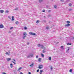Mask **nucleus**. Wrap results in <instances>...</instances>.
Instances as JSON below:
<instances>
[{"instance_id": "25", "label": "nucleus", "mask_w": 74, "mask_h": 74, "mask_svg": "<svg viewBox=\"0 0 74 74\" xmlns=\"http://www.w3.org/2000/svg\"><path fill=\"white\" fill-rule=\"evenodd\" d=\"M60 48H61V49H63V46H62Z\"/></svg>"}, {"instance_id": "53", "label": "nucleus", "mask_w": 74, "mask_h": 74, "mask_svg": "<svg viewBox=\"0 0 74 74\" xmlns=\"http://www.w3.org/2000/svg\"><path fill=\"white\" fill-rule=\"evenodd\" d=\"M12 62L13 63H15L14 62H13V61H12Z\"/></svg>"}, {"instance_id": "40", "label": "nucleus", "mask_w": 74, "mask_h": 74, "mask_svg": "<svg viewBox=\"0 0 74 74\" xmlns=\"http://www.w3.org/2000/svg\"><path fill=\"white\" fill-rule=\"evenodd\" d=\"M29 42H27V45H29Z\"/></svg>"}, {"instance_id": "37", "label": "nucleus", "mask_w": 74, "mask_h": 74, "mask_svg": "<svg viewBox=\"0 0 74 74\" xmlns=\"http://www.w3.org/2000/svg\"><path fill=\"white\" fill-rule=\"evenodd\" d=\"M12 29H13V27H11L10 28V29L11 30Z\"/></svg>"}, {"instance_id": "11", "label": "nucleus", "mask_w": 74, "mask_h": 74, "mask_svg": "<svg viewBox=\"0 0 74 74\" xmlns=\"http://www.w3.org/2000/svg\"><path fill=\"white\" fill-rule=\"evenodd\" d=\"M12 21H14V16H12Z\"/></svg>"}, {"instance_id": "38", "label": "nucleus", "mask_w": 74, "mask_h": 74, "mask_svg": "<svg viewBox=\"0 0 74 74\" xmlns=\"http://www.w3.org/2000/svg\"><path fill=\"white\" fill-rule=\"evenodd\" d=\"M18 8H16L14 9V10H18Z\"/></svg>"}, {"instance_id": "34", "label": "nucleus", "mask_w": 74, "mask_h": 74, "mask_svg": "<svg viewBox=\"0 0 74 74\" xmlns=\"http://www.w3.org/2000/svg\"><path fill=\"white\" fill-rule=\"evenodd\" d=\"M51 71L52 70V69H53V68H52V66H51Z\"/></svg>"}, {"instance_id": "6", "label": "nucleus", "mask_w": 74, "mask_h": 74, "mask_svg": "<svg viewBox=\"0 0 74 74\" xmlns=\"http://www.w3.org/2000/svg\"><path fill=\"white\" fill-rule=\"evenodd\" d=\"M23 35L24 37H26V35H27V34L26 33V32H24Z\"/></svg>"}, {"instance_id": "41", "label": "nucleus", "mask_w": 74, "mask_h": 74, "mask_svg": "<svg viewBox=\"0 0 74 74\" xmlns=\"http://www.w3.org/2000/svg\"><path fill=\"white\" fill-rule=\"evenodd\" d=\"M69 11H72V9H70L69 10Z\"/></svg>"}, {"instance_id": "9", "label": "nucleus", "mask_w": 74, "mask_h": 74, "mask_svg": "<svg viewBox=\"0 0 74 74\" xmlns=\"http://www.w3.org/2000/svg\"><path fill=\"white\" fill-rule=\"evenodd\" d=\"M46 51L45 49L43 50L42 51V53H45L46 52Z\"/></svg>"}, {"instance_id": "13", "label": "nucleus", "mask_w": 74, "mask_h": 74, "mask_svg": "<svg viewBox=\"0 0 74 74\" xmlns=\"http://www.w3.org/2000/svg\"><path fill=\"white\" fill-rule=\"evenodd\" d=\"M1 13H3L4 12V10H2L0 11Z\"/></svg>"}, {"instance_id": "36", "label": "nucleus", "mask_w": 74, "mask_h": 74, "mask_svg": "<svg viewBox=\"0 0 74 74\" xmlns=\"http://www.w3.org/2000/svg\"><path fill=\"white\" fill-rule=\"evenodd\" d=\"M46 29H49V27H47L46 28Z\"/></svg>"}, {"instance_id": "1", "label": "nucleus", "mask_w": 74, "mask_h": 74, "mask_svg": "<svg viewBox=\"0 0 74 74\" xmlns=\"http://www.w3.org/2000/svg\"><path fill=\"white\" fill-rule=\"evenodd\" d=\"M33 54H29L28 55L27 57V58H32V57H33Z\"/></svg>"}, {"instance_id": "43", "label": "nucleus", "mask_w": 74, "mask_h": 74, "mask_svg": "<svg viewBox=\"0 0 74 74\" xmlns=\"http://www.w3.org/2000/svg\"><path fill=\"white\" fill-rule=\"evenodd\" d=\"M3 74H6V73H5V72H3L2 73Z\"/></svg>"}, {"instance_id": "32", "label": "nucleus", "mask_w": 74, "mask_h": 74, "mask_svg": "<svg viewBox=\"0 0 74 74\" xmlns=\"http://www.w3.org/2000/svg\"><path fill=\"white\" fill-rule=\"evenodd\" d=\"M57 8V6L56 5L54 6V8Z\"/></svg>"}, {"instance_id": "3", "label": "nucleus", "mask_w": 74, "mask_h": 74, "mask_svg": "<svg viewBox=\"0 0 74 74\" xmlns=\"http://www.w3.org/2000/svg\"><path fill=\"white\" fill-rule=\"evenodd\" d=\"M29 34L30 35H32V36H34V35H36V34L33 33L32 32H30L29 33Z\"/></svg>"}, {"instance_id": "12", "label": "nucleus", "mask_w": 74, "mask_h": 74, "mask_svg": "<svg viewBox=\"0 0 74 74\" xmlns=\"http://www.w3.org/2000/svg\"><path fill=\"white\" fill-rule=\"evenodd\" d=\"M10 67L11 68H12L13 67V65L12 64H10Z\"/></svg>"}, {"instance_id": "48", "label": "nucleus", "mask_w": 74, "mask_h": 74, "mask_svg": "<svg viewBox=\"0 0 74 74\" xmlns=\"http://www.w3.org/2000/svg\"><path fill=\"white\" fill-rule=\"evenodd\" d=\"M20 74H23V73H22V72H20Z\"/></svg>"}, {"instance_id": "44", "label": "nucleus", "mask_w": 74, "mask_h": 74, "mask_svg": "<svg viewBox=\"0 0 74 74\" xmlns=\"http://www.w3.org/2000/svg\"><path fill=\"white\" fill-rule=\"evenodd\" d=\"M67 2H69V1H70V0H67L66 1Z\"/></svg>"}, {"instance_id": "56", "label": "nucleus", "mask_w": 74, "mask_h": 74, "mask_svg": "<svg viewBox=\"0 0 74 74\" xmlns=\"http://www.w3.org/2000/svg\"><path fill=\"white\" fill-rule=\"evenodd\" d=\"M14 64H16V63H15V62H14Z\"/></svg>"}, {"instance_id": "20", "label": "nucleus", "mask_w": 74, "mask_h": 74, "mask_svg": "<svg viewBox=\"0 0 74 74\" xmlns=\"http://www.w3.org/2000/svg\"><path fill=\"white\" fill-rule=\"evenodd\" d=\"M5 54H6V55H9L10 53H9L8 52H7L5 53Z\"/></svg>"}, {"instance_id": "15", "label": "nucleus", "mask_w": 74, "mask_h": 74, "mask_svg": "<svg viewBox=\"0 0 74 74\" xmlns=\"http://www.w3.org/2000/svg\"><path fill=\"white\" fill-rule=\"evenodd\" d=\"M15 23L16 24V25H18V24H19V22L18 21H16L15 22Z\"/></svg>"}, {"instance_id": "30", "label": "nucleus", "mask_w": 74, "mask_h": 74, "mask_svg": "<svg viewBox=\"0 0 74 74\" xmlns=\"http://www.w3.org/2000/svg\"><path fill=\"white\" fill-rule=\"evenodd\" d=\"M39 22V20H37V21H36V23H38Z\"/></svg>"}, {"instance_id": "27", "label": "nucleus", "mask_w": 74, "mask_h": 74, "mask_svg": "<svg viewBox=\"0 0 74 74\" xmlns=\"http://www.w3.org/2000/svg\"><path fill=\"white\" fill-rule=\"evenodd\" d=\"M43 72V71H42V70H40V73H42V72Z\"/></svg>"}, {"instance_id": "49", "label": "nucleus", "mask_w": 74, "mask_h": 74, "mask_svg": "<svg viewBox=\"0 0 74 74\" xmlns=\"http://www.w3.org/2000/svg\"><path fill=\"white\" fill-rule=\"evenodd\" d=\"M29 74H31V73L30 72H29Z\"/></svg>"}, {"instance_id": "10", "label": "nucleus", "mask_w": 74, "mask_h": 74, "mask_svg": "<svg viewBox=\"0 0 74 74\" xmlns=\"http://www.w3.org/2000/svg\"><path fill=\"white\" fill-rule=\"evenodd\" d=\"M11 58H8L7 59V61H9L10 60H11Z\"/></svg>"}, {"instance_id": "18", "label": "nucleus", "mask_w": 74, "mask_h": 74, "mask_svg": "<svg viewBox=\"0 0 74 74\" xmlns=\"http://www.w3.org/2000/svg\"><path fill=\"white\" fill-rule=\"evenodd\" d=\"M39 1L40 3H41L43 1V0H39Z\"/></svg>"}, {"instance_id": "29", "label": "nucleus", "mask_w": 74, "mask_h": 74, "mask_svg": "<svg viewBox=\"0 0 74 74\" xmlns=\"http://www.w3.org/2000/svg\"><path fill=\"white\" fill-rule=\"evenodd\" d=\"M38 55L36 56V59H38Z\"/></svg>"}, {"instance_id": "46", "label": "nucleus", "mask_w": 74, "mask_h": 74, "mask_svg": "<svg viewBox=\"0 0 74 74\" xmlns=\"http://www.w3.org/2000/svg\"><path fill=\"white\" fill-rule=\"evenodd\" d=\"M43 21L44 22H46V20H43Z\"/></svg>"}, {"instance_id": "8", "label": "nucleus", "mask_w": 74, "mask_h": 74, "mask_svg": "<svg viewBox=\"0 0 74 74\" xmlns=\"http://www.w3.org/2000/svg\"><path fill=\"white\" fill-rule=\"evenodd\" d=\"M40 48L42 49V48H44V45H41L40 46Z\"/></svg>"}, {"instance_id": "55", "label": "nucleus", "mask_w": 74, "mask_h": 74, "mask_svg": "<svg viewBox=\"0 0 74 74\" xmlns=\"http://www.w3.org/2000/svg\"><path fill=\"white\" fill-rule=\"evenodd\" d=\"M58 43H59V42H57V44H58Z\"/></svg>"}, {"instance_id": "14", "label": "nucleus", "mask_w": 74, "mask_h": 74, "mask_svg": "<svg viewBox=\"0 0 74 74\" xmlns=\"http://www.w3.org/2000/svg\"><path fill=\"white\" fill-rule=\"evenodd\" d=\"M41 45H40V44H38V45H37V46H38V47H41Z\"/></svg>"}, {"instance_id": "60", "label": "nucleus", "mask_w": 74, "mask_h": 74, "mask_svg": "<svg viewBox=\"0 0 74 74\" xmlns=\"http://www.w3.org/2000/svg\"><path fill=\"white\" fill-rule=\"evenodd\" d=\"M49 22V23H50V22Z\"/></svg>"}, {"instance_id": "54", "label": "nucleus", "mask_w": 74, "mask_h": 74, "mask_svg": "<svg viewBox=\"0 0 74 74\" xmlns=\"http://www.w3.org/2000/svg\"><path fill=\"white\" fill-rule=\"evenodd\" d=\"M43 49H45V47H43Z\"/></svg>"}, {"instance_id": "2", "label": "nucleus", "mask_w": 74, "mask_h": 74, "mask_svg": "<svg viewBox=\"0 0 74 74\" xmlns=\"http://www.w3.org/2000/svg\"><path fill=\"white\" fill-rule=\"evenodd\" d=\"M43 67L44 66L43 65L41 64L39 66L38 68L39 69H42Z\"/></svg>"}, {"instance_id": "26", "label": "nucleus", "mask_w": 74, "mask_h": 74, "mask_svg": "<svg viewBox=\"0 0 74 74\" xmlns=\"http://www.w3.org/2000/svg\"><path fill=\"white\" fill-rule=\"evenodd\" d=\"M45 10H43L42 11V12H45Z\"/></svg>"}, {"instance_id": "28", "label": "nucleus", "mask_w": 74, "mask_h": 74, "mask_svg": "<svg viewBox=\"0 0 74 74\" xmlns=\"http://www.w3.org/2000/svg\"><path fill=\"white\" fill-rule=\"evenodd\" d=\"M66 22L67 23H70V21H66Z\"/></svg>"}, {"instance_id": "33", "label": "nucleus", "mask_w": 74, "mask_h": 74, "mask_svg": "<svg viewBox=\"0 0 74 74\" xmlns=\"http://www.w3.org/2000/svg\"><path fill=\"white\" fill-rule=\"evenodd\" d=\"M40 70H39V69H38L37 70V73H38V72H39V71Z\"/></svg>"}, {"instance_id": "59", "label": "nucleus", "mask_w": 74, "mask_h": 74, "mask_svg": "<svg viewBox=\"0 0 74 74\" xmlns=\"http://www.w3.org/2000/svg\"><path fill=\"white\" fill-rule=\"evenodd\" d=\"M44 18H46V17L45 16H44Z\"/></svg>"}, {"instance_id": "22", "label": "nucleus", "mask_w": 74, "mask_h": 74, "mask_svg": "<svg viewBox=\"0 0 74 74\" xmlns=\"http://www.w3.org/2000/svg\"><path fill=\"white\" fill-rule=\"evenodd\" d=\"M38 61H39V62H41V58H40L38 59Z\"/></svg>"}, {"instance_id": "21", "label": "nucleus", "mask_w": 74, "mask_h": 74, "mask_svg": "<svg viewBox=\"0 0 74 74\" xmlns=\"http://www.w3.org/2000/svg\"><path fill=\"white\" fill-rule=\"evenodd\" d=\"M41 56L42 57H43V58H44V54H41Z\"/></svg>"}, {"instance_id": "35", "label": "nucleus", "mask_w": 74, "mask_h": 74, "mask_svg": "<svg viewBox=\"0 0 74 74\" xmlns=\"http://www.w3.org/2000/svg\"><path fill=\"white\" fill-rule=\"evenodd\" d=\"M10 17H11V16H8V18H9L10 19H11Z\"/></svg>"}, {"instance_id": "4", "label": "nucleus", "mask_w": 74, "mask_h": 74, "mask_svg": "<svg viewBox=\"0 0 74 74\" xmlns=\"http://www.w3.org/2000/svg\"><path fill=\"white\" fill-rule=\"evenodd\" d=\"M70 26V24L69 23H68L65 25V27H69V26Z\"/></svg>"}, {"instance_id": "51", "label": "nucleus", "mask_w": 74, "mask_h": 74, "mask_svg": "<svg viewBox=\"0 0 74 74\" xmlns=\"http://www.w3.org/2000/svg\"><path fill=\"white\" fill-rule=\"evenodd\" d=\"M14 60V61L15 62H16V61H15V60L14 59V60Z\"/></svg>"}, {"instance_id": "31", "label": "nucleus", "mask_w": 74, "mask_h": 74, "mask_svg": "<svg viewBox=\"0 0 74 74\" xmlns=\"http://www.w3.org/2000/svg\"><path fill=\"white\" fill-rule=\"evenodd\" d=\"M24 29H25V30H26V29H27V27H24Z\"/></svg>"}, {"instance_id": "57", "label": "nucleus", "mask_w": 74, "mask_h": 74, "mask_svg": "<svg viewBox=\"0 0 74 74\" xmlns=\"http://www.w3.org/2000/svg\"><path fill=\"white\" fill-rule=\"evenodd\" d=\"M40 74H42V73H41V72H40Z\"/></svg>"}, {"instance_id": "42", "label": "nucleus", "mask_w": 74, "mask_h": 74, "mask_svg": "<svg viewBox=\"0 0 74 74\" xmlns=\"http://www.w3.org/2000/svg\"><path fill=\"white\" fill-rule=\"evenodd\" d=\"M69 48H68V49H67V51H69Z\"/></svg>"}, {"instance_id": "58", "label": "nucleus", "mask_w": 74, "mask_h": 74, "mask_svg": "<svg viewBox=\"0 0 74 74\" xmlns=\"http://www.w3.org/2000/svg\"><path fill=\"white\" fill-rule=\"evenodd\" d=\"M73 39H74V37H73Z\"/></svg>"}, {"instance_id": "23", "label": "nucleus", "mask_w": 74, "mask_h": 74, "mask_svg": "<svg viewBox=\"0 0 74 74\" xmlns=\"http://www.w3.org/2000/svg\"><path fill=\"white\" fill-rule=\"evenodd\" d=\"M72 5V4L71 3H69V6H71Z\"/></svg>"}, {"instance_id": "47", "label": "nucleus", "mask_w": 74, "mask_h": 74, "mask_svg": "<svg viewBox=\"0 0 74 74\" xmlns=\"http://www.w3.org/2000/svg\"><path fill=\"white\" fill-rule=\"evenodd\" d=\"M23 39H25V36H24V37H23Z\"/></svg>"}, {"instance_id": "7", "label": "nucleus", "mask_w": 74, "mask_h": 74, "mask_svg": "<svg viewBox=\"0 0 74 74\" xmlns=\"http://www.w3.org/2000/svg\"><path fill=\"white\" fill-rule=\"evenodd\" d=\"M34 66V63H32L30 65V67H33Z\"/></svg>"}, {"instance_id": "5", "label": "nucleus", "mask_w": 74, "mask_h": 74, "mask_svg": "<svg viewBox=\"0 0 74 74\" xmlns=\"http://www.w3.org/2000/svg\"><path fill=\"white\" fill-rule=\"evenodd\" d=\"M4 27V26H3V25L2 24H1L0 25V28H1V29H2Z\"/></svg>"}, {"instance_id": "16", "label": "nucleus", "mask_w": 74, "mask_h": 74, "mask_svg": "<svg viewBox=\"0 0 74 74\" xmlns=\"http://www.w3.org/2000/svg\"><path fill=\"white\" fill-rule=\"evenodd\" d=\"M73 71V69H71L70 70H69V72L70 73H71Z\"/></svg>"}, {"instance_id": "24", "label": "nucleus", "mask_w": 74, "mask_h": 74, "mask_svg": "<svg viewBox=\"0 0 74 74\" xmlns=\"http://www.w3.org/2000/svg\"><path fill=\"white\" fill-rule=\"evenodd\" d=\"M49 60H51V57H49Z\"/></svg>"}, {"instance_id": "45", "label": "nucleus", "mask_w": 74, "mask_h": 74, "mask_svg": "<svg viewBox=\"0 0 74 74\" xmlns=\"http://www.w3.org/2000/svg\"><path fill=\"white\" fill-rule=\"evenodd\" d=\"M6 12H7V13L8 12V10H6Z\"/></svg>"}, {"instance_id": "17", "label": "nucleus", "mask_w": 74, "mask_h": 74, "mask_svg": "<svg viewBox=\"0 0 74 74\" xmlns=\"http://www.w3.org/2000/svg\"><path fill=\"white\" fill-rule=\"evenodd\" d=\"M22 69V67H21L20 68H19L18 69V71H20V70H21Z\"/></svg>"}, {"instance_id": "39", "label": "nucleus", "mask_w": 74, "mask_h": 74, "mask_svg": "<svg viewBox=\"0 0 74 74\" xmlns=\"http://www.w3.org/2000/svg\"><path fill=\"white\" fill-rule=\"evenodd\" d=\"M48 12H51V11L50 10H49L48 11Z\"/></svg>"}, {"instance_id": "52", "label": "nucleus", "mask_w": 74, "mask_h": 74, "mask_svg": "<svg viewBox=\"0 0 74 74\" xmlns=\"http://www.w3.org/2000/svg\"><path fill=\"white\" fill-rule=\"evenodd\" d=\"M12 62L13 63H15L14 62H13V61H12Z\"/></svg>"}, {"instance_id": "19", "label": "nucleus", "mask_w": 74, "mask_h": 74, "mask_svg": "<svg viewBox=\"0 0 74 74\" xmlns=\"http://www.w3.org/2000/svg\"><path fill=\"white\" fill-rule=\"evenodd\" d=\"M67 45H71V43H67Z\"/></svg>"}, {"instance_id": "50", "label": "nucleus", "mask_w": 74, "mask_h": 74, "mask_svg": "<svg viewBox=\"0 0 74 74\" xmlns=\"http://www.w3.org/2000/svg\"><path fill=\"white\" fill-rule=\"evenodd\" d=\"M60 1H64V0H60Z\"/></svg>"}]
</instances>
